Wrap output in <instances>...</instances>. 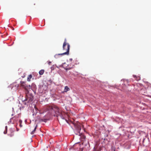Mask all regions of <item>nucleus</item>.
<instances>
[{"mask_svg": "<svg viewBox=\"0 0 151 151\" xmlns=\"http://www.w3.org/2000/svg\"><path fill=\"white\" fill-rule=\"evenodd\" d=\"M47 111H48L52 112V111L55 112V114L54 115V116L58 117L60 116L62 119H64L61 110L57 106H47L46 107Z\"/></svg>", "mask_w": 151, "mask_h": 151, "instance_id": "obj_1", "label": "nucleus"}, {"mask_svg": "<svg viewBox=\"0 0 151 151\" xmlns=\"http://www.w3.org/2000/svg\"><path fill=\"white\" fill-rule=\"evenodd\" d=\"M70 45L69 43L67 42V40L66 39L64 40V41L63 45V48L64 50L65 51V52H68V54H65V55H68L69 54Z\"/></svg>", "mask_w": 151, "mask_h": 151, "instance_id": "obj_2", "label": "nucleus"}, {"mask_svg": "<svg viewBox=\"0 0 151 151\" xmlns=\"http://www.w3.org/2000/svg\"><path fill=\"white\" fill-rule=\"evenodd\" d=\"M75 127L79 135H80L81 133L80 131L81 130V127H83V130H85V129L83 128V125L80 124V123H77V124L75 125Z\"/></svg>", "mask_w": 151, "mask_h": 151, "instance_id": "obj_3", "label": "nucleus"}, {"mask_svg": "<svg viewBox=\"0 0 151 151\" xmlns=\"http://www.w3.org/2000/svg\"><path fill=\"white\" fill-rule=\"evenodd\" d=\"M33 97L32 95L28 94L27 95L25 99L23 100V101H27L28 103H30L32 101Z\"/></svg>", "mask_w": 151, "mask_h": 151, "instance_id": "obj_4", "label": "nucleus"}, {"mask_svg": "<svg viewBox=\"0 0 151 151\" xmlns=\"http://www.w3.org/2000/svg\"><path fill=\"white\" fill-rule=\"evenodd\" d=\"M20 86L26 89H27V87H28V86L25 84V82L24 81L20 82Z\"/></svg>", "mask_w": 151, "mask_h": 151, "instance_id": "obj_5", "label": "nucleus"}, {"mask_svg": "<svg viewBox=\"0 0 151 151\" xmlns=\"http://www.w3.org/2000/svg\"><path fill=\"white\" fill-rule=\"evenodd\" d=\"M68 52H64L62 53L56 54L54 55V57L56 58H58L59 57V55H65V54H68Z\"/></svg>", "mask_w": 151, "mask_h": 151, "instance_id": "obj_6", "label": "nucleus"}, {"mask_svg": "<svg viewBox=\"0 0 151 151\" xmlns=\"http://www.w3.org/2000/svg\"><path fill=\"white\" fill-rule=\"evenodd\" d=\"M70 90V89L67 86H65V87L64 92H66L67 91Z\"/></svg>", "mask_w": 151, "mask_h": 151, "instance_id": "obj_7", "label": "nucleus"}, {"mask_svg": "<svg viewBox=\"0 0 151 151\" xmlns=\"http://www.w3.org/2000/svg\"><path fill=\"white\" fill-rule=\"evenodd\" d=\"M134 78H135V79L137 81H139L140 80V78L139 76H137L136 75H133Z\"/></svg>", "mask_w": 151, "mask_h": 151, "instance_id": "obj_8", "label": "nucleus"}, {"mask_svg": "<svg viewBox=\"0 0 151 151\" xmlns=\"http://www.w3.org/2000/svg\"><path fill=\"white\" fill-rule=\"evenodd\" d=\"M32 77V76L31 74H30L28 76L27 78V80L28 81H31V79Z\"/></svg>", "mask_w": 151, "mask_h": 151, "instance_id": "obj_9", "label": "nucleus"}, {"mask_svg": "<svg viewBox=\"0 0 151 151\" xmlns=\"http://www.w3.org/2000/svg\"><path fill=\"white\" fill-rule=\"evenodd\" d=\"M44 71H45L44 70H40L39 72V73L40 75H42L44 73Z\"/></svg>", "mask_w": 151, "mask_h": 151, "instance_id": "obj_10", "label": "nucleus"}, {"mask_svg": "<svg viewBox=\"0 0 151 151\" xmlns=\"http://www.w3.org/2000/svg\"><path fill=\"white\" fill-rule=\"evenodd\" d=\"M37 127V125L35 127L34 130L31 132V134H34V133H35V130H36Z\"/></svg>", "mask_w": 151, "mask_h": 151, "instance_id": "obj_11", "label": "nucleus"}, {"mask_svg": "<svg viewBox=\"0 0 151 151\" xmlns=\"http://www.w3.org/2000/svg\"><path fill=\"white\" fill-rule=\"evenodd\" d=\"M9 136L10 137H12L14 136V133L13 132H12L10 134H8Z\"/></svg>", "mask_w": 151, "mask_h": 151, "instance_id": "obj_12", "label": "nucleus"}, {"mask_svg": "<svg viewBox=\"0 0 151 151\" xmlns=\"http://www.w3.org/2000/svg\"><path fill=\"white\" fill-rule=\"evenodd\" d=\"M47 120V119H40V121H42V122H46Z\"/></svg>", "mask_w": 151, "mask_h": 151, "instance_id": "obj_13", "label": "nucleus"}, {"mask_svg": "<svg viewBox=\"0 0 151 151\" xmlns=\"http://www.w3.org/2000/svg\"><path fill=\"white\" fill-rule=\"evenodd\" d=\"M80 136H81V137H82V138L83 139H85L86 138V137L84 136L83 135L82 133H81L80 135H79Z\"/></svg>", "mask_w": 151, "mask_h": 151, "instance_id": "obj_14", "label": "nucleus"}, {"mask_svg": "<svg viewBox=\"0 0 151 151\" xmlns=\"http://www.w3.org/2000/svg\"><path fill=\"white\" fill-rule=\"evenodd\" d=\"M51 63V62L50 61H48V63L49 65H50Z\"/></svg>", "mask_w": 151, "mask_h": 151, "instance_id": "obj_15", "label": "nucleus"}, {"mask_svg": "<svg viewBox=\"0 0 151 151\" xmlns=\"http://www.w3.org/2000/svg\"><path fill=\"white\" fill-rule=\"evenodd\" d=\"M30 85H29L28 86V87H27V88H30Z\"/></svg>", "mask_w": 151, "mask_h": 151, "instance_id": "obj_16", "label": "nucleus"}, {"mask_svg": "<svg viewBox=\"0 0 151 151\" xmlns=\"http://www.w3.org/2000/svg\"><path fill=\"white\" fill-rule=\"evenodd\" d=\"M83 149L82 148L80 149L79 151H83Z\"/></svg>", "mask_w": 151, "mask_h": 151, "instance_id": "obj_17", "label": "nucleus"}, {"mask_svg": "<svg viewBox=\"0 0 151 151\" xmlns=\"http://www.w3.org/2000/svg\"><path fill=\"white\" fill-rule=\"evenodd\" d=\"M64 68L66 70L70 69H69L68 68Z\"/></svg>", "mask_w": 151, "mask_h": 151, "instance_id": "obj_18", "label": "nucleus"}, {"mask_svg": "<svg viewBox=\"0 0 151 151\" xmlns=\"http://www.w3.org/2000/svg\"><path fill=\"white\" fill-rule=\"evenodd\" d=\"M72 60H73V59H72V58H70V59H69V60H70V61H71V62L72 61Z\"/></svg>", "mask_w": 151, "mask_h": 151, "instance_id": "obj_19", "label": "nucleus"}, {"mask_svg": "<svg viewBox=\"0 0 151 151\" xmlns=\"http://www.w3.org/2000/svg\"><path fill=\"white\" fill-rule=\"evenodd\" d=\"M36 115V114H33V116H34V115Z\"/></svg>", "mask_w": 151, "mask_h": 151, "instance_id": "obj_20", "label": "nucleus"}, {"mask_svg": "<svg viewBox=\"0 0 151 151\" xmlns=\"http://www.w3.org/2000/svg\"><path fill=\"white\" fill-rule=\"evenodd\" d=\"M93 151H96L95 150H94Z\"/></svg>", "mask_w": 151, "mask_h": 151, "instance_id": "obj_21", "label": "nucleus"}]
</instances>
